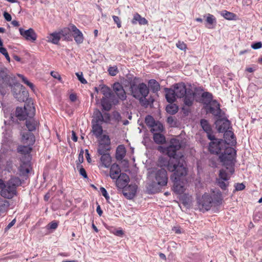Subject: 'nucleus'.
Listing matches in <instances>:
<instances>
[{
	"label": "nucleus",
	"instance_id": "35",
	"mask_svg": "<svg viewBox=\"0 0 262 262\" xmlns=\"http://www.w3.org/2000/svg\"><path fill=\"white\" fill-rule=\"evenodd\" d=\"M163 130V126L161 123L159 121L156 122L151 126L150 131L153 134L160 133Z\"/></svg>",
	"mask_w": 262,
	"mask_h": 262
},
{
	"label": "nucleus",
	"instance_id": "26",
	"mask_svg": "<svg viewBox=\"0 0 262 262\" xmlns=\"http://www.w3.org/2000/svg\"><path fill=\"white\" fill-rule=\"evenodd\" d=\"M112 158L110 154H103L100 158L99 167L108 168L111 166Z\"/></svg>",
	"mask_w": 262,
	"mask_h": 262
},
{
	"label": "nucleus",
	"instance_id": "4",
	"mask_svg": "<svg viewBox=\"0 0 262 262\" xmlns=\"http://www.w3.org/2000/svg\"><path fill=\"white\" fill-rule=\"evenodd\" d=\"M159 164L161 167H165L168 170L174 173V176H186L187 169L184 164L183 160L176 158H170L168 160L160 157Z\"/></svg>",
	"mask_w": 262,
	"mask_h": 262
},
{
	"label": "nucleus",
	"instance_id": "44",
	"mask_svg": "<svg viewBox=\"0 0 262 262\" xmlns=\"http://www.w3.org/2000/svg\"><path fill=\"white\" fill-rule=\"evenodd\" d=\"M107 99V98L103 97L101 100V105L103 108L106 111H108L111 107V104Z\"/></svg>",
	"mask_w": 262,
	"mask_h": 262
},
{
	"label": "nucleus",
	"instance_id": "46",
	"mask_svg": "<svg viewBox=\"0 0 262 262\" xmlns=\"http://www.w3.org/2000/svg\"><path fill=\"white\" fill-rule=\"evenodd\" d=\"M222 15L227 19L231 20L235 17V14L233 13L224 11L222 12Z\"/></svg>",
	"mask_w": 262,
	"mask_h": 262
},
{
	"label": "nucleus",
	"instance_id": "21",
	"mask_svg": "<svg viewBox=\"0 0 262 262\" xmlns=\"http://www.w3.org/2000/svg\"><path fill=\"white\" fill-rule=\"evenodd\" d=\"M173 90L177 98H182L187 93L186 86L184 83H177L174 85Z\"/></svg>",
	"mask_w": 262,
	"mask_h": 262
},
{
	"label": "nucleus",
	"instance_id": "19",
	"mask_svg": "<svg viewBox=\"0 0 262 262\" xmlns=\"http://www.w3.org/2000/svg\"><path fill=\"white\" fill-rule=\"evenodd\" d=\"M113 90L119 99L124 100L126 98V93L122 85L119 82H115L113 84Z\"/></svg>",
	"mask_w": 262,
	"mask_h": 262
},
{
	"label": "nucleus",
	"instance_id": "42",
	"mask_svg": "<svg viewBox=\"0 0 262 262\" xmlns=\"http://www.w3.org/2000/svg\"><path fill=\"white\" fill-rule=\"evenodd\" d=\"M166 110L169 114L173 115L177 113L178 106L176 104L170 103V104L167 105Z\"/></svg>",
	"mask_w": 262,
	"mask_h": 262
},
{
	"label": "nucleus",
	"instance_id": "7",
	"mask_svg": "<svg viewBox=\"0 0 262 262\" xmlns=\"http://www.w3.org/2000/svg\"><path fill=\"white\" fill-rule=\"evenodd\" d=\"M130 90L133 97L140 100L142 98H145L149 93V89L144 83H140L139 85L132 84Z\"/></svg>",
	"mask_w": 262,
	"mask_h": 262
},
{
	"label": "nucleus",
	"instance_id": "6",
	"mask_svg": "<svg viewBox=\"0 0 262 262\" xmlns=\"http://www.w3.org/2000/svg\"><path fill=\"white\" fill-rule=\"evenodd\" d=\"M227 148H232L226 145L224 140L222 139H217L214 138L213 136V139L211 140L209 145V151L214 154L222 156L225 154V151Z\"/></svg>",
	"mask_w": 262,
	"mask_h": 262
},
{
	"label": "nucleus",
	"instance_id": "64",
	"mask_svg": "<svg viewBox=\"0 0 262 262\" xmlns=\"http://www.w3.org/2000/svg\"><path fill=\"white\" fill-rule=\"evenodd\" d=\"M96 211L99 216H101L102 215V211L101 209L100 205H98V206L97 207Z\"/></svg>",
	"mask_w": 262,
	"mask_h": 262
},
{
	"label": "nucleus",
	"instance_id": "56",
	"mask_svg": "<svg viewBox=\"0 0 262 262\" xmlns=\"http://www.w3.org/2000/svg\"><path fill=\"white\" fill-rule=\"evenodd\" d=\"M100 189L102 195L105 197L106 200H108L110 199V196L107 192L106 190L104 187H101Z\"/></svg>",
	"mask_w": 262,
	"mask_h": 262
},
{
	"label": "nucleus",
	"instance_id": "29",
	"mask_svg": "<svg viewBox=\"0 0 262 262\" xmlns=\"http://www.w3.org/2000/svg\"><path fill=\"white\" fill-rule=\"evenodd\" d=\"M166 93L165 97L167 101L169 103L174 102L177 98L173 89L166 88L165 89Z\"/></svg>",
	"mask_w": 262,
	"mask_h": 262
},
{
	"label": "nucleus",
	"instance_id": "55",
	"mask_svg": "<svg viewBox=\"0 0 262 262\" xmlns=\"http://www.w3.org/2000/svg\"><path fill=\"white\" fill-rule=\"evenodd\" d=\"M112 17L114 22L117 24V27L120 28L121 27V23L119 17L115 15H113Z\"/></svg>",
	"mask_w": 262,
	"mask_h": 262
},
{
	"label": "nucleus",
	"instance_id": "52",
	"mask_svg": "<svg viewBox=\"0 0 262 262\" xmlns=\"http://www.w3.org/2000/svg\"><path fill=\"white\" fill-rule=\"evenodd\" d=\"M76 75L77 76L78 80L83 84H85L87 83L86 80L84 78L83 76V74L82 72H78L76 73Z\"/></svg>",
	"mask_w": 262,
	"mask_h": 262
},
{
	"label": "nucleus",
	"instance_id": "10",
	"mask_svg": "<svg viewBox=\"0 0 262 262\" xmlns=\"http://www.w3.org/2000/svg\"><path fill=\"white\" fill-rule=\"evenodd\" d=\"M69 29L64 28L59 32H53L47 36V41L54 44H57L61 38V36H64L69 32Z\"/></svg>",
	"mask_w": 262,
	"mask_h": 262
},
{
	"label": "nucleus",
	"instance_id": "2",
	"mask_svg": "<svg viewBox=\"0 0 262 262\" xmlns=\"http://www.w3.org/2000/svg\"><path fill=\"white\" fill-rule=\"evenodd\" d=\"M148 179L151 182L147 184V189L150 193H154L157 191V185L165 186L167 184V172L164 168L149 169L148 172Z\"/></svg>",
	"mask_w": 262,
	"mask_h": 262
},
{
	"label": "nucleus",
	"instance_id": "5",
	"mask_svg": "<svg viewBox=\"0 0 262 262\" xmlns=\"http://www.w3.org/2000/svg\"><path fill=\"white\" fill-rule=\"evenodd\" d=\"M35 114V108L32 102H29L25 104L24 107H17L16 116L19 120H25L27 117L32 118Z\"/></svg>",
	"mask_w": 262,
	"mask_h": 262
},
{
	"label": "nucleus",
	"instance_id": "23",
	"mask_svg": "<svg viewBox=\"0 0 262 262\" xmlns=\"http://www.w3.org/2000/svg\"><path fill=\"white\" fill-rule=\"evenodd\" d=\"M21 135V142L24 144L33 145L35 142V138L33 135L30 132H23Z\"/></svg>",
	"mask_w": 262,
	"mask_h": 262
},
{
	"label": "nucleus",
	"instance_id": "50",
	"mask_svg": "<svg viewBox=\"0 0 262 262\" xmlns=\"http://www.w3.org/2000/svg\"><path fill=\"white\" fill-rule=\"evenodd\" d=\"M108 71L109 74L113 76L116 75L118 72V69L116 66L110 67L108 69Z\"/></svg>",
	"mask_w": 262,
	"mask_h": 262
},
{
	"label": "nucleus",
	"instance_id": "22",
	"mask_svg": "<svg viewBox=\"0 0 262 262\" xmlns=\"http://www.w3.org/2000/svg\"><path fill=\"white\" fill-rule=\"evenodd\" d=\"M212 200V203L214 206H218L222 203L223 198L221 192L219 190L212 191L210 194Z\"/></svg>",
	"mask_w": 262,
	"mask_h": 262
},
{
	"label": "nucleus",
	"instance_id": "3",
	"mask_svg": "<svg viewBox=\"0 0 262 262\" xmlns=\"http://www.w3.org/2000/svg\"><path fill=\"white\" fill-rule=\"evenodd\" d=\"M235 155L236 151L233 148H227L225 151V154L219 156L221 162L226 168L220 170L217 179L228 181L230 178L234 171L233 164Z\"/></svg>",
	"mask_w": 262,
	"mask_h": 262
},
{
	"label": "nucleus",
	"instance_id": "41",
	"mask_svg": "<svg viewBox=\"0 0 262 262\" xmlns=\"http://www.w3.org/2000/svg\"><path fill=\"white\" fill-rule=\"evenodd\" d=\"M110 149V145H105L104 143H99L98 147V152L99 155L107 154L106 152Z\"/></svg>",
	"mask_w": 262,
	"mask_h": 262
},
{
	"label": "nucleus",
	"instance_id": "15",
	"mask_svg": "<svg viewBox=\"0 0 262 262\" xmlns=\"http://www.w3.org/2000/svg\"><path fill=\"white\" fill-rule=\"evenodd\" d=\"M137 186L136 184H130L122 189L123 195L127 199H132L136 195Z\"/></svg>",
	"mask_w": 262,
	"mask_h": 262
},
{
	"label": "nucleus",
	"instance_id": "49",
	"mask_svg": "<svg viewBox=\"0 0 262 262\" xmlns=\"http://www.w3.org/2000/svg\"><path fill=\"white\" fill-rule=\"evenodd\" d=\"M100 137H101L99 143H104L105 145H110V139L109 138V137L107 135H103L101 136Z\"/></svg>",
	"mask_w": 262,
	"mask_h": 262
},
{
	"label": "nucleus",
	"instance_id": "14",
	"mask_svg": "<svg viewBox=\"0 0 262 262\" xmlns=\"http://www.w3.org/2000/svg\"><path fill=\"white\" fill-rule=\"evenodd\" d=\"M129 182V178L128 176L125 173H122V174L115 179V184L116 187L119 189H123L127 186Z\"/></svg>",
	"mask_w": 262,
	"mask_h": 262
},
{
	"label": "nucleus",
	"instance_id": "47",
	"mask_svg": "<svg viewBox=\"0 0 262 262\" xmlns=\"http://www.w3.org/2000/svg\"><path fill=\"white\" fill-rule=\"evenodd\" d=\"M18 76L21 78L23 81L27 84L28 86H29L32 90H34V86L32 83L30 82L26 77H25L23 75L18 74Z\"/></svg>",
	"mask_w": 262,
	"mask_h": 262
},
{
	"label": "nucleus",
	"instance_id": "31",
	"mask_svg": "<svg viewBox=\"0 0 262 262\" xmlns=\"http://www.w3.org/2000/svg\"><path fill=\"white\" fill-rule=\"evenodd\" d=\"M102 123H92V132L94 135L97 137L99 138L102 134Z\"/></svg>",
	"mask_w": 262,
	"mask_h": 262
},
{
	"label": "nucleus",
	"instance_id": "13",
	"mask_svg": "<svg viewBox=\"0 0 262 262\" xmlns=\"http://www.w3.org/2000/svg\"><path fill=\"white\" fill-rule=\"evenodd\" d=\"M216 127L220 133L228 130L230 127V122L226 118H219L215 122Z\"/></svg>",
	"mask_w": 262,
	"mask_h": 262
},
{
	"label": "nucleus",
	"instance_id": "33",
	"mask_svg": "<svg viewBox=\"0 0 262 262\" xmlns=\"http://www.w3.org/2000/svg\"><path fill=\"white\" fill-rule=\"evenodd\" d=\"M103 121V117L102 113L99 111L96 110L94 113L93 119L92 123H102Z\"/></svg>",
	"mask_w": 262,
	"mask_h": 262
},
{
	"label": "nucleus",
	"instance_id": "62",
	"mask_svg": "<svg viewBox=\"0 0 262 262\" xmlns=\"http://www.w3.org/2000/svg\"><path fill=\"white\" fill-rule=\"evenodd\" d=\"M16 220L15 219L13 220L6 227V229H9L10 228H11L15 223Z\"/></svg>",
	"mask_w": 262,
	"mask_h": 262
},
{
	"label": "nucleus",
	"instance_id": "18",
	"mask_svg": "<svg viewBox=\"0 0 262 262\" xmlns=\"http://www.w3.org/2000/svg\"><path fill=\"white\" fill-rule=\"evenodd\" d=\"M209 112L214 116L218 118L221 117L222 111L220 108L219 103L215 100L212 101L210 103L209 106Z\"/></svg>",
	"mask_w": 262,
	"mask_h": 262
},
{
	"label": "nucleus",
	"instance_id": "53",
	"mask_svg": "<svg viewBox=\"0 0 262 262\" xmlns=\"http://www.w3.org/2000/svg\"><path fill=\"white\" fill-rule=\"evenodd\" d=\"M176 46L181 50H185L186 49V45L183 41H179L177 43Z\"/></svg>",
	"mask_w": 262,
	"mask_h": 262
},
{
	"label": "nucleus",
	"instance_id": "8",
	"mask_svg": "<svg viewBox=\"0 0 262 262\" xmlns=\"http://www.w3.org/2000/svg\"><path fill=\"white\" fill-rule=\"evenodd\" d=\"M181 144L179 140L172 139L170 141V145L166 148L160 146L158 147V150L163 153H166L170 157L175 158L174 157L176 151L181 148Z\"/></svg>",
	"mask_w": 262,
	"mask_h": 262
},
{
	"label": "nucleus",
	"instance_id": "9",
	"mask_svg": "<svg viewBox=\"0 0 262 262\" xmlns=\"http://www.w3.org/2000/svg\"><path fill=\"white\" fill-rule=\"evenodd\" d=\"M211 196L208 193L204 194L201 197L198 199V207L199 209L203 211L209 210L213 205Z\"/></svg>",
	"mask_w": 262,
	"mask_h": 262
},
{
	"label": "nucleus",
	"instance_id": "40",
	"mask_svg": "<svg viewBox=\"0 0 262 262\" xmlns=\"http://www.w3.org/2000/svg\"><path fill=\"white\" fill-rule=\"evenodd\" d=\"M37 122L34 119L28 120L26 122V125L30 132L33 131L36 129Z\"/></svg>",
	"mask_w": 262,
	"mask_h": 262
},
{
	"label": "nucleus",
	"instance_id": "28",
	"mask_svg": "<svg viewBox=\"0 0 262 262\" xmlns=\"http://www.w3.org/2000/svg\"><path fill=\"white\" fill-rule=\"evenodd\" d=\"M224 137L225 141H224L226 145L233 144L235 143V140L234 139V135L232 132L231 130H226L224 132Z\"/></svg>",
	"mask_w": 262,
	"mask_h": 262
},
{
	"label": "nucleus",
	"instance_id": "48",
	"mask_svg": "<svg viewBox=\"0 0 262 262\" xmlns=\"http://www.w3.org/2000/svg\"><path fill=\"white\" fill-rule=\"evenodd\" d=\"M145 121L146 125L150 127L156 122L154 118L149 115L146 117Z\"/></svg>",
	"mask_w": 262,
	"mask_h": 262
},
{
	"label": "nucleus",
	"instance_id": "51",
	"mask_svg": "<svg viewBox=\"0 0 262 262\" xmlns=\"http://www.w3.org/2000/svg\"><path fill=\"white\" fill-rule=\"evenodd\" d=\"M0 53L5 56L6 58L9 62L10 61V58L6 48L3 47H0Z\"/></svg>",
	"mask_w": 262,
	"mask_h": 262
},
{
	"label": "nucleus",
	"instance_id": "1",
	"mask_svg": "<svg viewBox=\"0 0 262 262\" xmlns=\"http://www.w3.org/2000/svg\"><path fill=\"white\" fill-rule=\"evenodd\" d=\"M8 87L12 88L14 96L19 101H24L28 97L27 92L25 91L23 85L16 83L15 77L8 73L7 69H3L0 71V95L4 96L6 89Z\"/></svg>",
	"mask_w": 262,
	"mask_h": 262
},
{
	"label": "nucleus",
	"instance_id": "32",
	"mask_svg": "<svg viewBox=\"0 0 262 262\" xmlns=\"http://www.w3.org/2000/svg\"><path fill=\"white\" fill-rule=\"evenodd\" d=\"M137 22H138L140 25H147L148 23L147 20L144 17H141L138 13H136L134 15L132 23L135 25L136 24Z\"/></svg>",
	"mask_w": 262,
	"mask_h": 262
},
{
	"label": "nucleus",
	"instance_id": "25",
	"mask_svg": "<svg viewBox=\"0 0 262 262\" xmlns=\"http://www.w3.org/2000/svg\"><path fill=\"white\" fill-rule=\"evenodd\" d=\"M201 125L203 130L207 133L208 138L212 140L213 139V135H212V129L208 122L205 119L201 120Z\"/></svg>",
	"mask_w": 262,
	"mask_h": 262
},
{
	"label": "nucleus",
	"instance_id": "61",
	"mask_svg": "<svg viewBox=\"0 0 262 262\" xmlns=\"http://www.w3.org/2000/svg\"><path fill=\"white\" fill-rule=\"evenodd\" d=\"M4 17L5 19L8 21H11L12 18L11 15L6 12H5L4 13Z\"/></svg>",
	"mask_w": 262,
	"mask_h": 262
},
{
	"label": "nucleus",
	"instance_id": "20",
	"mask_svg": "<svg viewBox=\"0 0 262 262\" xmlns=\"http://www.w3.org/2000/svg\"><path fill=\"white\" fill-rule=\"evenodd\" d=\"M69 30L73 32V37L77 43H81L83 41V36L82 32L74 25H71Z\"/></svg>",
	"mask_w": 262,
	"mask_h": 262
},
{
	"label": "nucleus",
	"instance_id": "38",
	"mask_svg": "<svg viewBox=\"0 0 262 262\" xmlns=\"http://www.w3.org/2000/svg\"><path fill=\"white\" fill-rule=\"evenodd\" d=\"M153 139L154 141L157 144H163L165 142L164 136L160 133H154Z\"/></svg>",
	"mask_w": 262,
	"mask_h": 262
},
{
	"label": "nucleus",
	"instance_id": "37",
	"mask_svg": "<svg viewBox=\"0 0 262 262\" xmlns=\"http://www.w3.org/2000/svg\"><path fill=\"white\" fill-rule=\"evenodd\" d=\"M148 85L153 92H157L160 90V84L155 79L149 80L148 81Z\"/></svg>",
	"mask_w": 262,
	"mask_h": 262
},
{
	"label": "nucleus",
	"instance_id": "45",
	"mask_svg": "<svg viewBox=\"0 0 262 262\" xmlns=\"http://www.w3.org/2000/svg\"><path fill=\"white\" fill-rule=\"evenodd\" d=\"M216 183L219 187L223 190H226L229 185L228 181L224 180H220V179H216Z\"/></svg>",
	"mask_w": 262,
	"mask_h": 262
},
{
	"label": "nucleus",
	"instance_id": "16",
	"mask_svg": "<svg viewBox=\"0 0 262 262\" xmlns=\"http://www.w3.org/2000/svg\"><path fill=\"white\" fill-rule=\"evenodd\" d=\"M16 193V190L15 189L14 187L10 186L7 183L5 187L1 191V195L7 199L12 198Z\"/></svg>",
	"mask_w": 262,
	"mask_h": 262
},
{
	"label": "nucleus",
	"instance_id": "11",
	"mask_svg": "<svg viewBox=\"0 0 262 262\" xmlns=\"http://www.w3.org/2000/svg\"><path fill=\"white\" fill-rule=\"evenodd\" d=\"M20 35L25 38L26 40L34 42L37 39V34L34 30L30 28L28 30H24L20 28L19 29Z\"/></svg>",
	"mask_w": 262,
	"mask_h": 262
},
{
	"label": "nucleus",
	"instance_id": "39",
	"mask_svg": "<svg viewBox=\"0 0 262 262\" xmlns=\"http://www.w3.org/2000/svg\"><path fill=\"white\" fill-rule=\"evenodd\" d=\"M10 186L14 187L16 190V187L21 185V182L19 178L13 177L10 179L7 182Z\"/></svg>",
	"mask_w": 262,
	"mask_h": 262
},
{
	"label": "nucleus",
	"instance_id": "24",
	"mask_svg": "<svg viewBox=\"0 0 262 262\" xmlns=\"http://www.w3.org/2000/svg\"><path fill=\"white\" fill-rule=\"evenodd\" d=\"M121 169L119 165L114 163L111 166L110 170V176L112 180H115L122 174Z\"/></svg>",
	"mask_w": 262,
	"mask_h": 262
},
{
	"label": "nucleus",
	"instance_id": "36",
	"mask_svg": "<svg viewBox=\"0 0 262 262\" xmlns=\"http://www.w3.org/2000/svg\"><path fill=\"white\" fill-rule=\"evenodd\" d=\"M100 92L104 95V98H108L111 96L110 88L105 85H100Z\"/></svg>",
	"mask_w": 262,
	"mask_h": 262
},
{
	"label": "nucleus",
	"instance_id": "43",
	"mask_svg": "<svg viewBox=\"0 0 262 262\" xmlns=\"http://www.w3.org/2000/svg\"><path fill=\"white\" fill-rule=\"evenodd\" d=\"M206 21L210 25H213L216 23V19L214 16L210 14H208L206 17ZM208 28H213V27L208 26Z\"/></svg>",
	"mask_w": 262,
	"mask_h": 262
},
{
	"label": "nucleus",
	"instance_id": "12",
	"mask_svg": "<svg viewBox=\"0 0 262 262\" xmlns=\"http://www.w3.org/2000/svg\"><path fill=\"white\" fill-rule=\"evenodd\" d=\"M185 176H174V173L171 176V179L173 182V190L174 192L178 194L183 193L185 190L183 185H181L180 183V180L181 177H185Z\"/></svg>",
	"mask_w": 262,
	"mask_h": 262
},
{
	"label": "nucleus",
	"instance_id": "58",
	"mask_svg": "<svg viewBox=\"0 0 262 262\" xmlns=\"http://www.w3.org/2000/svg\"><path fill=\"white\" fill-rule=\"evenodd\" d=\"M262 47V43L261 42H257L251 45V48L254 50H257L261 48Z\"/></svg>",
	"mask_w": 262,
	"mask_h": 262
},
{
	"label": "nucleus",
	"instance_id": "54",
	"mask_svg": "<svg viewBox=\"0 0 262 262\" xmlns=\"http://www.w3.org/2000/svg\"><path fill=\"white\" fill-rule=\"evenodd\" d=\"M234 187L235 191H241L245 188V186L243 183H236Z\"/></svg>",
	"mask_w": 262,
	"mask_h": 262
},
{
	"label": "nucleus",
	"instance_id": "17",
	"mask_svg": "<svg viewBox=\"0 0 262 262\" xmlns=\"http://www.w3.org/2000/svg\"><path fill=\"white\" fill-rule=\"evenodd\" d=\"M31 169V163L29 159H27L26 161L21 159V163L18 168L19 175L26 176L30 172Z\"/></svg>",
	"mask_w": 262,
	"mask_h": 262
},
{
	"label": "nucleus",
	"instance_id": "30",
	"mask_svg": "<svg viewBox=\"0 0 262 262\" xmlns=\"http://www.w3.org/2000/svg\"><path fill=\"white\" fill-rule=\"evenodd\" d=\"M32 145H30L29 144H26V145H20L18 147V151L21 154H24L26 155L25 158L27 159H29V154L31 152L32 150Z\"/></svg>",
	"mask_w": 262,
	"mask_h": 262
},
{
	"label": "nucleus",
	"instance_id": "60",
	"mask_svg": "<svg viewBox=\"0 0 262 262\" xmlns=\"http://www.w3.org/2000/svg\"><path fill=\"white\" fill-rule=\"evenodd\" d=\"M51 75L54 78L57 79L59 80H61V78L60 75H59V74L58 73L55 72H51Z\"/></svg>",
	"mask_w": 262,
	"mask_h": 262
},
{
	"label": "nucleus",
	"instance_id": "59",
	"mask_svg": "<svg viewBox=\"0 0 262 262\" xmlns=\"http://www.w3.org/2000/svg\"><path fill=\"white\" fill-rule=\"evenodd\" d=\"M79 173L84 178H88L86 171L83 167H80L79 169Z\"/></svg>",
	"mask_w": 262,
	"mask_h": 262
},
{
	"label": "nucleus",
	"instance_id": "34",
	"mask_svg": "<svg viewBox=\"0 0 262 262\" xmlns=\"http://www.w3.org/2000/svg\"><path fill=\"white\" fill-rule=\"evenodd\" d=\"M126 150L123 145H119L116 149V158L118 160H122L125 157Z\"/></svg>",
	"mask_w": 262,
	"mask_h": 262
},
{
	"label": "nucleus",
	"instance_id": "57",
	"mask_svg": "<svg viewBox=\"0 0 262 262\" xmlns=\"http://www.w3.org/2000/svg\"><path fill=\"white\" fill-rule=\"evenodd\" d=\"M58 225V224L57 222L53 221L48 224V227L50 229L55 230L57 228Z\"/></svg>",
	"mask_w": 262,
	"mask_h": 262
},
{
	"label": "nucleus",
	"instance_id": "27",
	"mask_svg": "<svg viewBox=\"0 0 262 262\" xmlns=\"http://www.w3.org/2000/svg\"><path fill=\"white\" fill-rule=\"evenodd\" d=\"M194 99V93L190 90L187 91V93L185 95L184 103L185 105L190 106L193 104Z\"/></svg>",
	"mask_w": 262,
	"mask_h": 262
},
{
	"label": "nucleus",
	"instance_id": "63",
	"mask_svg": "<svg viewBox=\"0 0 262 262\" xmlns=\"http://www.w3.org/2000/svg\"><path fill=\"white\" fill-rule=\"evenodd\" d=\"M72 139L74 142H76L77 141V137L76 136V133L74 131L72 132Z\"/></svg>",
	"mask_w": 262,
	"mask_h": 262
}]
</instances>
